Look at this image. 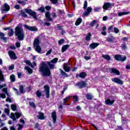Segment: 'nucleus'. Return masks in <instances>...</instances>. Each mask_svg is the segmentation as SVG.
Segmentation results:
<instances>
[{"label": "nucleus", "instance_id": "obj_45", "mask_svg": "<svg viewBox=\"0 0 130 130\" xmlns=\"http://www.w3.org/2000/svg\"><path fill=\"white\" fill-rule=\"evenodd\" d=\"M29 105L31 107H33V108H36V105L33 102H30Z\"/></svg>", "mask_w": 130, "mask_h": 130}, {"label": "nucleus", "instance_id": "obj_35", "mask_svg": "<svg viewBox=\"0 0 130 130\" xmlns=\"http://www.w3.org/2000/svg\"><path fill=\"white\" fill-rule=\"evenodd\" d=\"M69 99H70V96H67L66 98L63 99V103L62 104L63 105L66 106L67 105V102L69 101Z\"/></svg>", "mask_w": 130, "mask_h": 130}, {"label": "nucleus", "instance_id": "obj_13", "mask_svg": "<svg viewBox=\"0 0 130 130\" xmlns=\"http://www.w3.org/2000/svg\"><path fill=\"white\" fill-rule=\"evenodd\" d=\"M23 26L24 27H25L26 29H27V30H29V31H38V28H37V27H36V26H30L26 24H24Z\"/></svg>", "mask_w": 130, "mask_h": 130}, {"label": "nucleus", "instance_id": "obj_14", "mask_svg": "<svg viewBox=\"0 0 130 130\" xmlns=\"http://www.w3.org/2000/svg\"><path fill=\"white\" fill-rule=\"evenodd\" d=\"M87 76V73L85 72H80L79 74L76 75V78H81V79H85Z\"/></svg>", "mask_w": 130, "mask_h": 130}, {"label": "nucleus", "instance_id": "obj_34", "mask_svg": "<svg viewBox=\"0 0 130 130\" xmlns=\"http://www.w3.org/2000/svg\"><path fill=\"white\" fill-rule=\"evenodd\" d=\"M10 31L8 32V35L9 37H12V36H14V29L11 28L9 29Z\"/></svg>", "mask_w": 130, "mask_h": 130}, {"label": "nucleus", "instance_id": "obj_26", "mask_svg": "<svg viewBox=\"0 0 130 130\" xmlns=\"http://www.w3.org/2000/svg\"><path fill=\"white\" fill-rule=\"evenodd\" d=\"M60 75H61V76L63 77H65L66 78H68V77H69V75H68L67 73L64 72V71L61 69H60Z\"/></svg>", "mask_w": 130, "mask_h": 130}, {"label": "nucleus", "instance_id": "obj_7", "mask_svg": "<svg viewBox=\"0 0 130 130\" xmlns=\"http://www.w3.org/2000/svg\"><path fill=\"white\" fill-rule=\"evenodd\" d=\"M11 10V7L10 5H8L7 3H5L3 6L1 8V11L2 14H6L7 12H9Z\"/></svg>", "mask_w": 130, "mask_h": 130}, {"label": "nucleus", "instance_id": "obj_17", "mask_svg": "<svg viewBox=\"0 0 130 130\" xmlns=\"http://www.w3.org/2000/svg\"><path fill=\"white\" fill-rule=\"evenodd\" d=\"M5 36H6V35H5L4 32L0 31V39H1V40H3L5 43H7V42H8V38L5 37Z\"/></svg>", "mask_w": 130, "mask_h": 130}, {"label": "nucleus", "instance_id": "obj_46", "mask_svg": "<svg viewBox=\"0 0 130 130\" xmlns=\"http://www.w3.org/2000/svg\"><path fill=\"white\" fill-rule=\"evenodd\" d=\"M58 13L60 15H62V14H66V13L64 12V10L60 9L58 10Z\"/></svg>", "mask_w": 130, "mask_h": 130}, {"label": "nucleus", "instance_id": "obj_10", "mask_svg": "<svg viewBox=\"0 0 130 130\" xmlns=\"http://www.w3.org/2000/svg\"><path fill=\"white\" fill-rule=\"evenodd\" d=\"M76 86H77L79 89H83V88H86V87H87V83H86L85 81L81 80L80 82L76 83Z\"/></svg>", "mask_w": 130, "mask_h": 130}, {"label": "nucleus", "instance_id": "obj_2", "mask_svg": "<svg viewBox=\"0 0 130 130\" xmlns=\"http://www.w3.org/2000/svg\"><path fill=\"white\" fill-rule=\"evenodd\" d=\"M15 35L17 36L19 41H23L25 38V32L23 27L19 25L16 26L15 28Z\"/></svg>", "mask_w": 130, "mask_h": 130}, {"label": "nucleus", "instance_id": "obj_37", "mask_svg": "<svg viewBox=\"0 0 130 130\" xmlns=\"http://www.w3.org/2000/svg\"><path fill=\"white\" fill-rule=\"evenodd\" d=\"M10 80H11V82H12V83H14V82L16 81V78H15V75L12 74L10 76Z\"/></svg>", "mask_w": 130, "mask_h": 130}, {"label": "nucleus", "instance_id": "obj_62", "mask_svg": "<svg viewBox=\"0 0 130 130\" xmlns=\"http://www.w3.org/2000/svg\"><path fill=\"white\" fill-rule=\"evenodd\" d=\"M40 125L39 124V123H36L35 124V127H34L35 129H36V128H38L39 127Z\"/></svg>", "mask_w": 130, "mask_h": 130}, {"label": "nucleus", "instance_id": "obj_28", "mask_svg": "<svg viewBox=\"0 0 130 130\" xmlns=\"http://www.w3.org/2000/svg\"><path fill=\"white\" fill-rule=\"evenodd\" d=\"M82 23V18H78L75 22V26H79Z\"/></svg>", "mask_w": 130, "mask_h": 130}, {"label": "nucleus", "instance_id": "obj_64", "mask_svg": "<svg viewBox=\"0 0 130 130\" xmlns=\"http://www.w3.org/2000/svg\"><path fill=\"white\" fill-rule=\"evenodd\" d=\"M3 92H5V94H6V93H8V88L6 87V88H4L2 89Z\"/></svg>", "mask_w": 130, "mask_h": 130}, {"label": "nucleus", "instance_id": "obj_56", "mask_svg": "<svg viewBox=\"0 0 130 130\" xmlns=\"http://www.w3.org/2000/svg\"><path fill=\"white\" fill-rule=\"evenodd\" d=\"M101 9V8L96 7V8H94L93 10H94V12H99V11H100Z\"/></svg>", "mask_w": 130, "mask_h": 130}, {"label": "nucleus", "instance_id": "obj_47", "mask_svg": "<svg viewBox=\"0 0 130 130\" xmlns=\"http://www.w3.org/2000/svg\"><path fill=\"white\" fill-rule=\"evenodd\" d=\"M114 32L116 33V34H117L119 33V29L117 27H114Z\"/></svg>", "mask_w": 130, "mask_h": 130}, {"label": "nucleus", "instance_id": "obj_8", "mask_svg": "<svg viewBox=\"0 0 130 130\" xmlns=\"http://www.w3.org/2000/svg\"><path fill=\"white\" fill-rule=\"evenodd\" d=\"M114 6V4H111L109 2L105 3L104 4V5L103 6V10L107 11L109 10V9H111V8H112V7H113Z\"/></svg>", "mask_w": 130, "mask_h": 130}, {"label": "nucleus", "instance_id": "obj_39", "mask_svg": "<svg viewBox=\"0 0 130 130\" xmlns=\"http://www.w3.org/2000/svg\"><path fill=\"white\" fill-rule=\"evenodd\" d=\"M114 40V38H108L107 39V42H110V43H113Z\"/></svg>", "mask_w": 130, "mask_h": 130}, {"label": "nucleus", "instance_id": "obj_44", "mask_svg": "<svg viewBox=\"0 0 130 130\" xmlns=\"http://www.w3.org/2000/svg\"><path fill=\"white\" fill-rule=\"evenodd\" d=\"M87 7H88V2H87V1H85L83 5L84 10H86V9H87Z\"/></svg>", "mask_w": 130, "mask_h": 130}, {"label": "nucleus", "instance_id": "obj_60", "mask_svg": "<svg viewBox=\"0 0 130 130\" xmlns=\"http://www.w3.org/2000/svg\"><path fill=\"white\" fill-rule=\"evenodd\" d=\"M15 45H16V47H17V48H19L21 47V43L17 42L15 44Z\"/></svg>", "mask_w": 130, "mask_h": 130}, {"label": "nucleus", "instance_id": "obj_55", "mask_svg": "<svg viewBox=\"0 0 130 130\" xmlns=\"http://www.w3.org/2000/svg\"><path fill=\"white\" fill-rule=\"evenodd\" d=\"M66 90H68V87H64L63 88V90L61 91L62 95H63L64 94V92H66Z\"/></svg>", "mask_w": 130, "mask_h": 130}, {"label": "nucleus", "instance_id": "obj_12", "mask_svg": "<svg viewBox=\"0 0 130 130\" xmlns=\"http://www.w3.org/2000/svg\"><path fill=\"white\" fill-rule=\"evenodd\" d=\"M92 7H89L86 8V11L83 12L82 14V17H88V16H90V14L91 12H92Z\"/></svg>", "mask_w": 130, "mask_h": 130}, {"label": "nucleus", "instance_id": "obj_52", "mask_svg": "<svg viewBox=\"0 0 130 130\" xmlns=\"http://www.w3.org/2000/svg\"><path fill=\"white\" fill-rule=\"evenodd\" d=\"M5 112L6 114H7V115H10V109L5 108Z\"/></svg>", "mask_w": 130, "mask_h": 130}, {"label": "nucleus", "instance_id": "obj_21", "mask_svg": "<svg viewBox=\"0 0 130 130\" xmlns=\"http://www.w3.org/2000/svg\"><path fill=\"white\" fill-rule=\"evenodd\" d=\"M39 115H38V118L40 119L41 120H43V119H45V117H44V113L39 112Z\"/></svg>", "mask_w": 130, "mask_h": 130}, {"label": "nucleus", "instance_id": "obj_54", "mask_svg": "<svg viewBox=\"0 0 130 130\" xmlns=\"http://www.w3.org/2000/svg\"><path fill=\"white\" fill-rule=\"evenodd\" d=\"M25 63H26L28 66H30L31 67H32V63H31L30 61H29V60H25Z\"/></svg>", "mask_w": 130, "mask_h": 130}, {"label": "nucleus", "instance_id": "obj_58", "mask_svg": "<svg viewBox=\"0 0 130 130\" xmlns=\"http://www.w3.org/2000/svg\"><path fill=\"white\" fill-rule=\"evenodd\" d=\"M122 41H126V42H127L128 41V38L127 37H124L122 39H121Z\"/></svg>", "mask_w": 130, "mask_h": 130}, {"label": "nucleus", "instance_id": "obj_31", "mask_svg": "<svg viewBox=\"0 0 130 130\" xmlns=\"http://www.w3.org/2000/svg\"><path fill=\"white\" fill-rule=\"evenodd\" d=\"M85 97L87 100H92L93 99V96L90 93H87Z\"/></svg>", "mask_w": 130, "mask_h": 130}, {"label": "nucleus", "instance_id": "obj_3", "mask_svg": "<svg viewBox=\"0 0 130 130\" xmlns=\"http://www.w3.org/2000/svg\"><path fill=\"white\" fill-rule=\"evenodd\" d=\"M45 16L47 22H53V19L57 18V15L54 12H52L51 14L50 12L46 11Z\"/></svg>", "mask_w": 130, "mask_h": 130}, {"label": "nucleus", "instance_id": "obj_30", "mask_svg": "<svg viewBox=\"0 0 130 130\" xmlns=\"http://www.w3.org/2000/svg\"><path fill=\"white\" fill-rule=\"evenodd\" d=\"M38 11L40 12L41 14H43V13L45 12V8L44 6H41L40 8L38 9Z\"/></svg>", "mask_w": 130, "mask_h": 130}, {"label": "nucleus", "instance_id": "obj_16", "mask_svg": "<svg viewBox=\"0 0 130 130\" xmlns=\"http://www.w3.org/2000/svg\"><path fill=\"white\" fill-rule=\"evenodd\" d=\"M109 70L111 71L110 72L111 74H114L117 76H119V75H120V72H119V71L117 70V69H115L114 68H109Z\"/></svg>", "mask_w": 130, "mask_h": 130}, {"label": "nucleus", "instance_id": "obj_22", "mask_svg": "<svg viewBox=\"0 0 130 130\" xmlns=\"http://www.w3.org/2000/svg\"><path fill=\"white\" fill-rule=\"evenodd\" d=\"M70 47V45L67 44L63 46L61 48V52H64L66 50H68V49Z\"/></svg>", "mask_w": 130, "mask_h": 130}, {"label": "nucleus", "instance_id": "obj_41", "mask_svg": "<svg viewBox=\"0 0 130 130\" xmlns=\"http://www.w3.org/2000/svg\"><path fill=\"white\" fill-rule=\"evenodd\" d=\"M36 95L37 97L40 98L42 96V93L40 91V90H38L37 91Z\"/></svg>", "mask_w": 130, "mask_h": 130}, {"label": "nucleus", "instance_id": "obj_50", "mask_svg": "<svg viewBox=\"0 0 130 130\" xmlns=\"http://www.w3.org/2000/svg\"><path fill=\"white\" fill-rule=\"evenodd\" d=\"M45 10H46V11H50V10H51V6H49V5H47L45 7Z\"/></svg>", "mask_w": 130, "mask_h": 130}, {"label": "nucleus", "instance_id": "obj_63", "mask_svg": "<svg viewBox=\"0 0 130 130\" xmlns=\"http://www.w3.org/2000/svg\"><path fill=\"white\" fill-rule=\"evenodd\" d=\"M121 47H122V49H123L124 50H125V49H126V45L122 44L121 45Z\"/></svg>", "mask_w": 130, "mask_h": 130}, {"label": "nucleus", "instance_id": "obj_43", "mask_svg": "<svg viewBox=\"0 0 130 130\" xmlns=\"http://www.w3.org/2000/svg\"><path fill=\"white\" fill-rule=\"evenodd\" d=\"M73 98L74 100V102H78V101H79V97L78 95H74Z\"/></svg>", "mask_w": 130, "mask_h": 130}, {"label": "nucleus", "instance_id": "obj_42", "mask_svg": "<svg viewBox=\"0 0 130 130\" xmlns=\"http://www.w3.org/2000/svg\"><path fill=\"white\" fill-rule=\"evenodd\" d=\"M57 60H58V58H54L50 61L52 63H56L57 62Z\"/></svg>", "mask_w": 130, "mask_h": 130}, {"label": "nucleus", "instance_id": "obj_59", "mask_svg": "<svg viewBox=\"0 0 130 130\" xmlns=\"http://www.w3.org/2000/svg\"><path fill=\"white\" fill-rule=\"evenodd\" d=\"M14 8L16 9V10H20V9H21V6H20L19 5H16L14 6Z\"/></svg>", "mask_w": 130, "mask_h": 130}, {"label": "nucleus", "instance_id": "obj_5", "mask_svg": "<svg viewBox=\"0 0 130 130\" xmlns=\"http://www.w3.org/2000/svg\"><path fill=\"white\" fill-rule=\"evenodd\" d=\"M24 11L27 14H28L29 16L32 17L35 20H38V18L37 17V14H36V12L33 11L32 9H24Z\"/></svg>", "mask_w": 130, "mask_h": 130}, {"label": "nucleus", "instance_id": "obj_11", "mask_svg": "<svg viewBox=\"0 0 130 130\" xmlns=\"http://www.w3.org/2000/svg\"><path fill=\"white\" fill-rule=\"evenodd\" d=\"M8 54L10 59H14V60L17 59L18 57H17V55L16 53L13 51L10 50L8 52Z\"/></svg>", "mask_w": 130, "mask_h": 130}, {"label": "nucleus", "instance_id": "obj_57", "mask_svg": "<svg viewBox=\"0 0 130 130\" xmlns=\"http://www.w3.org/2000/svg\"><path fill=\"white\" fill-rule=\"evenodd\" d=\"M51 52H52V48L50 49V50L47 51V52L46 53V55H49V54H51Z\"/></svg>", "mask_w": 130, "mask_h": 130}, {"label": "nucleus", "instance_id": "obj_6", "mask_svg": "<svg viewBox=\"0 0 130 130\" xmlns=\"http://www.w3.org/2000/svg\"><path fill=\"white\" fill-rule=\"evenodd\" d=\"M44 90L43 92H45V95L47 99H49L50 98V87L49 85H46L44 86Z\"/></svg>", "mask_w": 130, "mask_h": 130}, {"label": "nucleus", "instance_id": "obj_51", "mask_svg": "<svg viewBox=\"0 0 130 130\" xmlns=\"http://www.w3.org/2000/svg\"><path fill=\"white\" fill-rule=\"evenodd\" d=\"M63 42H64V39H60V40L58 41L59 45H61V44H62V43H63Z\"/></svg>", "mask_w": 130, "mask_h": 130}, {"label": "nucleus", "instance_id": "obj_19", "mask_svg": "<svg viewBox=\"0 0 130 130\" xmlns=\"http://www.w3.org/2000/svg\"><path fill=\"white\" fill-rule=\"evenodd\" d=\"M52 118L53 120V123H55L56 122V119H57L56 112L54 111L52 113Z\"/></svg>", "mask_w": 130, "mask_h": 130}, {"label": "nucleus", "instance_id": "obj_4", "mask_svg": "<svg viewBox=\"0 0 130 130\" xmlns=\"http://www.w3.org/2000/svg\"><path fill=\"white\" fill-rule=\"evenodd\" d=\"M39 44H40V41L39 39H35L34 41V47L35 48L36 51L37 52H38L39 53H40L41 51V47L39 46Z\"/></svg>", "mask_w": 130, "mask_h": 130}, {"label": "nucleus", "instance_id": "obj_20", "mask_svg": "<svg viewBox=\"0 0 130 130\" xmlns=\"http://www.w3.org/2000/svg\"><path fill=\"white\" fill-rule=\"evenodd\" d=\"M115 101L114 100H110V99H108L105 100V103L106 105H112L113 103H114Z\"/></svg>", "mask_w": 130, "mask_h": 130}, {"label": "nucleus", "instance_id": "obj_29", "mask_svg": "<svg viewBox=\"0 0 130 130\" xmlns=\"http://www.w3.org/2000/svg\"><path fill=\"white\" fill-rule=\"evenodd\" d=\"M91 37H92V34H91V32H89L86 37L85 40H86V41H90Z\"/></svg>", "mask_w": 130, "mask_h": 130}, {"label": "nucleus", "instance_id": "obj_49", "mask_svg": "<svg viewBox=\"0 0 130 130\" xmlns=\"http://www.w3.org/2000/svg\"><path fill=\"white\" fill-rule=\"evenodd\" d=\"M24 86H23V85H21L19 88V91L21 93H24Z\"/></svg>", "mask_w": 130, "mask_h": 130}, {"label": "nucleus", "instance_id": "obj_1", "mask_svg": "<svg viewBox=\"0 0 130 130\" xmlns=\"http://www.w3.org/2000/svg\"><path fill=\"white\" fill-rule=\"evenodd\" d=\"M47 63L48 66L45 62L42 61L39 68V72L41 73L43 77H50V76H51L50 70L54 69V64L52 63L50 61H47Z\"/></svg>", "mask_w": 130, "mask_h": 130}, {"label": "nucleus", "instance_id": "obj_23", "mask_svg": "<svg viewBox=\"0 0 130 130\" xmlns=\"http://www.w3.org/2000/svg\"><path fill=\"white\" fill-rule=\"evenodd\" d=\"M63 69L67 73H70V72H71V67L70 66L64 65L63 66Z\"/></svg>", "mask_w": 130, "mask_h": 130}, {"label": "nucleus", "instance_id": "obj_27", "mask_svg": "<svg viewBox=\"0 0 130 130\" xmlns=\"http://www.w3.org/2000/svg\"><path fill=\"white\" fill-rule=\"evenodd\" d=\"M25 69L27 71L28 74H29V75H31V74L33 73V70H32V69H31L30 67H29V66H26L25 68Z\"/></svg>", "mask_w": 130, "mask_h": 130}, {"label": "nucleus", "instance_id": "obj_9", "mask_svg": "<svg viewBox=\"0 0 130 130\" xmlns=\"http://www.w3.org/2000/svg\"><path fill=\"white\" fill-rule=\"evenodd\" d=\"M114 58L118 61H125L126 60V57L121 56V55L116 54L114 56Z\"/></svg>", "mask_w": 130, "mask_h": 130}, {"label": "nucleus", "instance_id": "obj_40", "mask_svg": "<svg viewBox=\"0 0 130 130\" xmlns=\"http://www.w3.org/2000/svg\"><path fill=\"white\" fill-rule=\"evenodd\" d=\"M15 115L16 117V118H20V117H21V116H22V113H19V112H16L15 113Z\"/></svg>", "mask_w": 130, "mask_h": 130}, {"label": "nucleus", "instance_id": "obj_24", "mask_svg": "<svg viewBox=\"0 0 130 130\" xmlns=\"http://www.w3.org/2000/svg\"><path fill=\"white\" fill-rule=\"evenodd\" d=\"M102 57L104 58V59H106V60H111V57L109 55H102Z\"/></svg>", "mask_w": 130, "mask_h": 130}, {"label": "nucleus", "instance_id": "obj_25", "mask_svg": "<svg viewBox=\"0 0 130 130\" xmlns=\"http://www.w3.org/2000/svg\"><path fill=\"white\" fill-rule=\"evenodd\" d=\"M98 23V21L97 20H93L91 22H90L89 24V26L90 27H94V26H95V25H96Z\"/></svg>", "mask_w": 130, "mask_h": 130}, {"label": "nucleus", "instance_id": "obj_32", "mask_svg": "<svg viewBox=\"0 0 130 130\" xmlns=\"http://www.w3.org/2000/svg\"><path fill=\"white\" fill-rule=\"evenodd\" d=\"M20 15L22 16V17H23V18H27L28 17V15L26 14V13H25V11H24L23 10L20 11Z\"/></svg>", "mask_w": 130, "mask_h": 130}, {"label": "nucleus", "instance_id": "obj_61", "mask_svg": "<svg viewBox=\"0 0 130 130\" xmlns=\"http://www.w3.org/2000/svg\"><path fill=\"white\" fill-rule=\"evenodd\" d=\"M108 31H110V32H112L113 30V26H110V27H109L108 29Z\"/></svg>", "mask_w": 130, "mask_h": 130}, {"label": "nucleus", "instance_id": "obj_38", "mask_svg": "<svg viewBox=\"0 0 130 130\" xmlns=\"http://www.w3.org/2000/svg\"><path fill=\"white\" fill-rule=\"evenodd\" d=\"M11 108L13 111H16V110H17V106L16 105L12 104L11 105Z\"/></svg>", "mask_w": 130, "mask_h": 130}, {"label": "nucleus", "instance_id": "obj_18", "mask_svg": "<svg viewBox=\"0 0 130 130\" xmlns=\"http://www.w3.org/2000/svg\"><path fill=\"white\" fill-rule=\"evenodd\" d=\"M98 46H99V43H92L89 45V47L91 49H95Z\"/></svg>", "mask_w": 130, "mask_h": 130}, {"label": "nucleus", "instance_id": "obj_48", "mask_svg": "<svg viewBox=\"0 0 130 130\" xmlns=\"http://www.w3.org/2000/svg\"><path fill=\"white\" fill-rule=\"evenodd\" d=\"M52 5H55L58 3V0H50Z\"/></svg>", "mask_w": 130, "mask_h": 130}, {"label": "nucleus", "instance_id": "obj_36", "mask_svg": "<svg viewBox=\"0 0 130 130\" xmlns=\"http://www.w3.org/2000/svg\"><path fill=\"white\" fill-rule=\"evenodd\" d=\"M15 114L14 113H12L11 114L10 118L13 119V121H16L17 120V119L16 118V116H15Z\"/></svg>", "mask_w": 130, "mask_h": 130}, {"label": "nucleus", "instance_id": "obj_15", "mask_svg": "<svg viewBox=\"0 0 130 130\" xmlns=\"http://www.w3.org/2000/svg\"><path fill=\"white\" fill-rule=\"evenodd\" d=\"M112 81L114 83L118 84V85H123V81L120 80L119 78L115 77L114 78H112Z\"/></svg>", "mask_w": 130, "mask_h": 130}, {"label": "nucleus", "instance_id": "obj_33", "mask_svg": "<svg viewBox=\"0 0 130 130\" xmlns=\"http://www.w3.org/2000/svg\"><path fill=\"white\" fill-rule=\"evenodd\" d=\"M130 12H120L118 14V16L119 17H122V16H124L125 15H128V14H129Z\"/></svg>", "mask_w": 130, "mask_h": 130}, {"label": "nucleus", "instance_id": "obj_53", "mask_svg": "<svg viewBox=\"0 0 130 130\" xmlns=\"http://www.w3.org/2000/svg\"><path fill=\"white\" fill-rule=\"evenodd\" d=\"M14 69H15V65L14 64H12L11 66H10L9 68V71H13V70H14Z\"/></svg>", "mask_w": 130, "mask_h": 130}]
</instances>
